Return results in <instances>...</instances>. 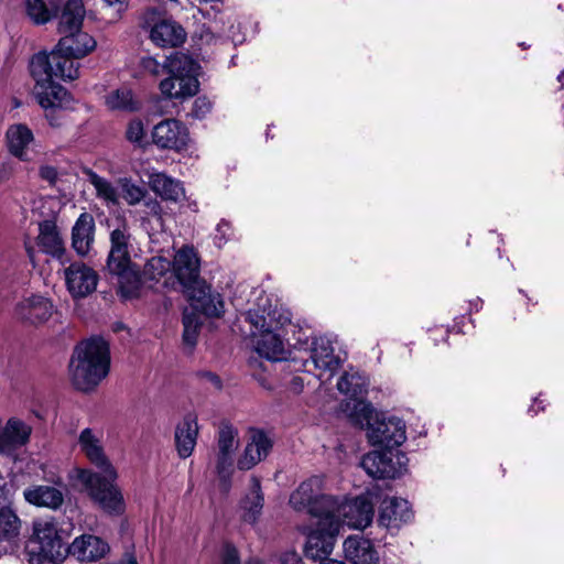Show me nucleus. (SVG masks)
I'll list each match as a JSON object with an SVG mask.
<instances>
[{
	"label": "nucleus",
	"mask_w": 564,
	"mask_h": 564,
	"mask_svg": "<svg viewBox=\"0 0 564 564\" xmlns=\"http://www.w3.org/2000/svg\"><path fill=\"white\" fill-rule=\"evenodd\" d=\"M96 45V40L82 30L64 34L50 53H35L30 59L29 69L34 70V62L39 58L44 62L43 68L48 75L63 82L74 80L79 76V63L76 59L88 55Z\"/></svg>",
	"instance_id": "obj_1"
},
{
	"label": "nucleus",
	"mask_w": 564,
	"mask_h": 564,
	"mask_svg": "<svg viewBox=\"0 0 564 564\" xmlns=\"http://www.w3.org/2000/svg\"><path fill=\"white\" fill-rule=\"evenodd\" d=\"M109 369L110 348L104 338L94 336L76 345L69 361V373L77 390H94L107 377Z\"/></svg>",
	"instance_id": "obj_2"
},
{
	"label": "nucleus",
	"mask_w": 564,
	"mask_h": 564,
	"mask_svg": "<svg viewBox=\"0 0 564 564\" xmlns=\"http://www.w3.org/2000/svg\"><path fill=\"white\" fill-rule=\"evenodd\" d=\"M130 245L131 232L127 220L118 219L117 227L110 232L106 269L111 276L117 278L118 291L126 300L138 297L141 290L140 270L131 260Z\"/></svg>",
	"instance_id": "obj_3"
},
{
	"label": "nucleus",
	"mask_w": 564,
	"mask_h": 564,
	"mask_svg": "<svg viewBox=\"0 0 564 564\" xmlns=\"http://www.w3.org/2000/svg\"><path fill=\"white\" fill-rule=\"evenodd\" d=\"M43 65L44 62L36 58L34 70H30L35 82L33 96L44 109L50 126L59 128L67 122L66 111L72 109L74 99L65 87L55 82L56 77L44 70Z\"/></svg>",
	"instance_id": "obj_4"
},
{
	"label": "nucleus",
	"mask_w": 564,
	"mask_h": 564,
	"mask_svg": "<svg viewBox=\"0 0 564 564\" xmlns=\"http://www.w3.org/2000/svg\"><path fill=\"white\" fill-rule=\"evenodd\" d=\"M165 68L167 76L159 84V89L165 99L184 100L198 93L199 66L191 56L175 52L165 58Z\"/></svg>",
	"instance_id": "obj_5"
},
{
	"label": "nucleus",
	"mask_w": 564,
	"mask_h": 564,
	"mask_svg": "<svg viewBox=\"0 0 564 564\" xmlns=\"http://www.w3.org/2000/svg\"><path fill=\"white\" fill-rule=\"evenodd\" d=\"M63 544L54 518H35L25 541L30 564H58L63 560Z\"/></svg>",
	"instance_id": "obj_6"
},
{
	"label": "nucleus",
	"mask_w": 564,
	"mask_h": 564,
	"mask_svg": "<svg viewBox=\"0 0 564 564\" xmlns=\"http://www.w3.org/2000/svg\"><path fill=\"white\" fill-rule=\"evenodd\" d=\"M90 498L109 516L119 517L126 511L121 490L116 486L117 477L84 469L79 474Z\"/></svg>",
	"instance_id": "obj_7"
},
{
	"label": "nucleus",
	"mask_w": 564,
	"mask_h": 564,
	"mask_svg": "<svg viewBox=\"0 0 564 564\" xmlns=\"http://www.w3.org/2000/svg\"><path fill=\"white\" fill-rule=\"evenodd\" d=\"M152 142L161 150L182 152L187 149L189 133L186 126L176 119H164L151 132Z\"/></svg>",
	"instance_id": "obj_8"
},
{
	"label": "nucleus",
	"mask_w": 564,
	"mask_h": 564,
	"mask_svg": "<svg viewBox=\"0 0 564 564\" xmlns=\"http://www.w3.org/2000/svg\"><path fill=\"white\" fill-rule=\"evenodd\" d=\"M339 528L340 521H330L327 524L318 523L317 527L307 534L304 547L306 557L314 561L327 558L334 550Z\"/></svg>",
	"instance_id": "obj_9"
},
{
	"label": "nucleus",
	"mask_w": 564,
	"mask_h": 564,
	"mask_svg": "<svg viewBox=\"0 0 564 564\" xmlns=\"http://www.w3.org/2000/svg\"><path fill=\"white\" fill-rule=\"evenodd\" d=\"M367 436L372 445L393 449L402 445L406 440L405 423L399 417H389L376 421L368 427Z\"/></svg>",
	"instance_id": "obj_10"
},
{
	"label": "nucleus",
	"mask_w": 564,
	"mask_h": 564,
	"mask_svg": "<svg viewBox=\"0 0 564 564\" xmlns=\"http://www.w3.org/2000/svg\"><path fill=\"white\" fill-rule=\"evenodd\" d=\"M66 288L73 299H84L96 291L99 276L82 261L70 263L64 270Z\"/></svg>",
	"instance_id": "obj_11"
},
{
	"label": "nucleus",
	"mask_w": 564,
	"mask_h": 564,
	"mask_svg": "<svg viewBox=\"0 0 564 564\" xmlns=\"http://www.w3.org/2000/svg\"><path fill=\"white\" fill-rule=\"evenodd\" d=\"M184 292L187 294L194 310L208 317H220L223 315L225 304L221 295L213 291L212 286L204 280H200L195 286L185 289Z\"/></svg>",
	"instance_id": "obj_12"
},
{
	"label": "nucleus",
	"mask_w": 564,
	"mask_h": 564,
	"mask_svg": "<svg viewBox=\"0 0 564 564\" xmlns=\"http://www.w3.org/2000/svg\"><path fill=\"white\" fill-rule=\"evenodd\" d=\"M172 270L184 290L199 283L200 260L194 247L184 246L176 252Z\"/></svg>",
	"instance_id": "obj_13"
},
{
	"label": "nucleus",
	"mask_w": 564,
	"mask_h": 564,
	"mask_svg": "<svg viewBox=\"0 0 564 564\" xmlns=\"http://www.w3.org/2000/svg\"><path fill=\"white\" fill-rule=\"evenodd\" d=\"M78 445L87 459L96 466L100 473L118 477L117 471L107 457L101 438L89 427L84 429L78 437Z\"/></svg>",
	"instance_id": "obj_14"
},
{
	"label": "nucleus",
	"mask_w": 564,
	"mask_h": 564,
	"mask_svg": "<svg viewBox=\"0 0 564 564\" xmlns=\"http://www.w3.org/2000/svg\"><path fill=\"white\" fill-rule=\"evenodd\" d=\"M54 311L50 299L42 295H31L17 303L14 314L22 323L39 325L47 322Z\"/></svg>",
	"instance_id": "obj_15"
},
{
	"label": "nucleus",
	"mask_w": 564,
	"mask_h": 564,
	"mask_svg": "<svg viewBox=\"0 0 564 564\" xmlns=\"http://www.w3.org/2000/svg\"><path fill=\"white\" fill-rule=\"evenodd\" d=\"M373 514L375 510L371 501L367 497L359 496L340 505L338 519L343 517L344 524L362 530L372 522Z\"/></svg>",
	"instance_id": "obj_16"
},
{
	"label": "nucleus",
	"mask_w": 564,
	"mask_h": 564,
	"mask_svg": "<svg viewBox=\"0 0 564 564\" xmlns=\"http://www.w3.org/2000/svg\"><path fill=\"white\" fill-rule=\"evenodd\" d=\"M412 519L413 511L408 500L391 497L382 501L378 522L388 530H399Z\"/></svg>",
	"instance_id": "obj_17"
},
{
	"label": "nucleus",
	"mask_w": 564,
	"mask_h": 564,
	"mask_svg": "<svg viewBox=\"0 0 564 564\" xmlns=\"http://www.w3.org/2000/svg\"><path fill=\"white\" fill-rule=\"evenodd\" d=\"M109 552V545L101 538L93 534H82L66 547V553L82 562H95Z\"/></svg>",
	"instance_id": "obj_18"
},
{
	"label": "nucleus",
	"mask_w": 564,
	"mask_h": 564,
	"mask_svg": "<svg viewBox=\"0 0 564 564\" xmlns=\"http://www.w3.org/2000/svg\"><path fill=\"white\" fill-rule=\"evenodd\" d=\"M324 491V478L322 476H313L303 482L291 494L290 505L296 511L313 510L316 512L315 501Z\"/></svg>",
	"instance_id": "obj_19"
},
{
	"label": "nucleus",
	"mask_w": 564,
	"mask_h": 564,
	"mask_svg": "<svg viewBox=\"0 0 564 564\" xmlns=\"http://www.w3.org/2000/svg\"><path fill=\"white\" fill-rule=\"evenodd\" d=\"M272 448V441L262 430H251L250 441L247 443L237 466L240 470H249L264 459Z\"/></svg>",
	"instance_id": "obj_20"
},
{
	"label": "nucleus",
	"mask_w": 564,
	"mask_h": 564,
	"mask_svg": "<svg viewBox=\"0 0 564 564\" xmlns=\"http://www.w3.org/2000/svg\"><path fill=\"white\" fill-rule=\"evenodd\" d=\"M24 500L34 507L56 511L64 505V492L50 485H31L23 490Z\"/></svg>",
	"instance_id": "obj_21"
},
{
	"label": "nucleus",
	"mask_w": 564,
	"mask_h": 564,
	"mask_svg": "<svg viewBox=\"0 0 564 564\" xmlns=\"http://www.w3.org/2000/svg\"><path fill=\"white\" fill-rule=\"evenodd\" d=\"M345 557L352 564H379V554L369 539L360 534L344 541Z\"/></svg>",
	"instance_id": "obj_22"
},
{
	"label": "nucleus",
	"mask_w": 564,
	"mask_h": 564,
	"mask_svg": "<svg viewBox=\"0 0 564 564\" xmlns=\"http://www.w3.org/2000/svg\"><path fill=\"white\" fill-rule=\"evenodd\" d=\"M198 423L194 414H186L176 425L174 433L175 448L180 458L189 457L197 443Z\"/></svg>",
	"instance_id": "obj_23"
},
{
	"label": "nucleus",
	"mask_w": 564,
	"mask_h": 564,
	"mask_svg": "<svg viewBox=\"0 0 564 564\" xmlns=\"http://www.w3.org/2000/svg\"><path fill=\"white\" fill-rule=\"evenodd\" d=\"M95 219L89 213H82L72 228V247L77 254L89 253L95 241Z\"/></svg>",
	"instance_id": "obj_24"
},
{
	"label": "nucleus",
	"mask_w": 564,
	"mask_h": 564,
	"mask_svg": "<svg viewBox=\"0 0 564 564\" xmlns=\"http://www.w3.org/2000/svg\"><path fill=\"white\" fill-rule=\"evenodd\" d=\"M150 37L158 46L177 47L185 42L186 32L175 21L161 20L152 26Z\"/></svg>",
	"instance_id": "obj_25"
},
{
	"label": "nucleus",
	"mask_w": 564,
	"mask_h": 564,
	"mask_svg": "<svg viewBox=\"0 0 564 564\" xmlns=\"http://www.w3.org/2000/svg\"><path fill=\"white\" fill-rule=\"evenodd\" d=\"M246 319L256 329L273 330L276 333L291 323L290 314L278 308L249 310Z\"/></svg>",
	"instance_id": "obj_26"
},
{
	"label": "nucleus",
	"mask_w": 564,
	"mask_h": 564,
	"mask_svg": "<svg viewBox=\"0 0 564 564\" xmlns=\"http://www.w3.org/2000/svg\"><path fill=\"white\" fill-rule=\"evenodd\" d=\"M34 140L32 130L24 123L11 124L6 132L10 154L20 161H28V145Z\"/></svg>",
	"instance_id": "obj_27"
},
{
	"label": "nucleus",
	"mask_w": 564,
	"mask_h": 564,
	"mask_svg": "<svg viewBox=\"0 0 564 564\" xmlns=\"http://www.w3.org/2000/svg\"><path fill=\"white\" fill-rule=\"evenodd\" d=\"M311 362L315 368L334 373L340 366L332 343L324 337L312 343Z\"/></svg>",
	"instance_id": "obj_28"
},
{
	"label": "nucleus",
	"mask_w": 564,
	"mask_h": 564,
	"mask_svg": "<svg viewBox=\"0 0 564 564\" xmlns=\"http://www.w3.org/2000/svg\"><path fill=\"white\" fill-rule=\"evenodd\" d=\"M37 245L43 252L62 258L65 247L55 221L44 220L39 224Z\"/></svg>",
	"instance_id": "obj_29"
},
{
	"label": "nucleus",
	"mask_w": 564,
	"mask_h": 564,
	"mask_svg": "<svg viewBox=\"0 0 564 564\" xmlns=\"http://www.w3.org/2000/svg\"><path fill=\"white\" fill-rule=\"evenodd\" d=\"M259 336L256 339V350L261 356L271 361H281L285 359L284 343L281 335L273 330L258 329Z\"/></svg>",
	"instance_id": "obj_30"
},
{
	"label": "nucleus",
	"mask_w": 564,
	"mask_h": 564,
	"mask_svg": "<svg viewBox=\"0 0 564 564\" xmlns=\"http://www.w3.org/2000/svg\"><path fill=\"white\" fill-rule=\"evenodd\" d=\"M105 105L112 111L135 112L142 108V102L127 87L111 90L105 96Z\"/></svg>",
	"instance_id": "obj_31"
},
{
	"label": "nucleus",
	"mask_w": 564,
	"mask_h": 564,
	"mask_svg": "<svg viewBox=\"0 0 564 564\" xmlns=\"http://www.w3.org/2000/svg\"><path fill=\"white\" fill-rule=\"evenodd\" d=\"M150 185L151 188L165 200L178 202L185 196L182 183L164 173L152 174Z\"/></svg>",
	"instance_id": "obj_32"
},
{
	"label": "nucleus",
	"mask_w": 564,
	"mask_h": 564,
	"mask_svg": "<svg viewBox=\"0 0 564 564\" xmlns=\"http://www.w3.org/2000/svg\"><path fill=\"white\" fill-rule=\"evenodd\" d=\"M368 386V378L359 371L345 372L337 381L338 391L352 400L362 399Z\"/></svg>",
	"instance_id": "obj_33"
},
{
	"label": "nucleus",
	"mask_w": 564,
	"mask_h": 564,
	"mask_svg": "<svg viewBox=\"0 0 564 564\" xmlns=\"http://www.w3.org/2000/svg\"><path fill=\"white\" fill-rule=\"evenodd\" d=\"M85 17L83 0H67L62 10L58 30L62 34L78 31Z\"/></svg>",
	"instance_id": "obj_34"
},
{
	"label": "nucleus",
	"mask_w": 564,
	"mask_h": 564,
	"mask_svg": "<svg viewBox=\"0 0 564 564\" xmlns=\"http://www.w3.org/2000/svg\"><path fill=\"white\" fill-rule=\"evenodd\" d=\"M22 520L11 506L0 508V543H12L20 536Z\"/></svg>",
	"instance_id": "obj_35"
},
{
	"label": "nucleus",
	"mask_w": 564,
	"mask_h": 564,
	"mask_svg": "<svg viewBox=\"0 0 564 564\" xmlns=\"http://www.w3.org/2000/svg\"><path fill=\"white\" fill-rule=\"evenodd\" d=\"M264 497L261 491L260 479L252 476L250 479V491L245 496L241 501V507L245 510V520L248 522H256L263 508Z\"/></svg>",
	"instance_id": "obj_36"
},
{
	"label": "nucleus",
	"mask_w": 564,
	"mask_h": 564,
	"mask_svg": "<svg viewBox=\"0 0 564 564\" xmlns=\"http://www.w3.org/2000/svg\"><path fill=\"white\" fill-rule=\"evenodd\" d=\"M316 512L308 510V514L318 518V523L327 524L330 521H339L338 512L340 510V502L334 496L327 495L323 491L321 497L315 501Z\"/></svg>",
	"instance_id": "obj_37"
},
{
	"label": "nucleus",
	"mask_w": 564,
	"mask_h": 564,
	"mask_svg": "<svg viewBox=\"0 0 564 564\" xmlns=\"http://www.w3.org/2000/svg\"><path fill=\"white\" fill-rule=\"evenodd\" d=\"M384 462L382 467L383 479L397 478L408 470L409 459L402 452H393V449L383 451Z\"/></svg>",
	"instance_id": "obj_38"
},
{
	"label": "nucleus",
	"mask_w": 564,
	"mask_h": 564,
	"mask_svg": "<svg viewBox=\"0 0 564 564\" xmlns=\"http://www.w3.org/2000/svg\"><path fill=\"white\" fill-rule=\"evenodd\" d=\"M215 471L219 479L220 491L228 494L231 489V477L234 474V454L217 452Z\"/></svg>",
	"instance_id": "obj_39"
},
{
	"label": "nucleus",
	"mask_w": 564,
	"mask_h": 564,
	"mask_svg": "<svg viewBox=\"0 0 564 564\" xmlns=\"http://www.w3.org/2000/svg\"><path fill=\"white\" fill-rule=\"evenodd\" d=\"M90 184L95 187L97 197L105 200L108 205H117L118 204V193L116 187L106 180L105 177L99 176L95 172H89L88 174Z\"/></svg>",
	"instance_id": "obj_40"
},
{
	"label": "nucleus",
	"mask_w": 564,
	"mask_h": 564,
	"mask_svg": "<svg viewBox=\"0 0 564 564\" xmlns=\"http://www.w3.org/2000/svg\"><path fill=\"white\" fill-rule=\"evenodd\" d=\"M172 269V262L161 256L152 257L147 261L143 268V272L141 279L150 281H159L162 276H164Z\"/></svg>",
	"instance_id": "obj_41"
},
{
	"label": "nucleus",
	"mask_w": 564,
	"mask_h": 564,
	"mask_svg": "<svg viewBox=\"0 0 564 564\" xmlns=\"http://www.w3.org/2000/svg\"><path fill=\"white\" fill-rule=\"evenodd\" d=\"M24 9L29 19L36 25L45 24L53 19L52 11L44 0H25Z\"/></svg>",
	"instance_id": "obj_42"
},
{
	"label": "nucleus",
	"mask_w": 564,
	"mask_h": 564,
	"mask_svg": "<svg viewBox=\"0 0 564 564\" xmlns=\"http://www.w3.org/2000/svg\"><path fill=\"white\" fill-rule=\"evenodd\" d=\"M238 431L228 423H223L218 430L217 436V452L219 453H231L238 447Z\"/></svg>",
	"instance_id": "obj_43"
},
{
	"label": "nucleus",
	"mask_w": 564,
	"mask_h": 564,
	"mask_svg": "<svg viewBox=\"0 0 564 564\" xmlns=\"http://www.w3.org/2000/svg\"><path fill=\"white\" fill-rule=\"evenodd\" d=\"M383 452H370L362 457L360 465L372 478L383 479Z\"/></svg>",
	"instance_id": "obj_44"
},
{
	"label": "nucleus",
	"mask_w": 564,
	"mask_h": 564,
	"mask_svg": "<svg viewBox=\"0 0 564 564\" xmlns=\"http://www.w3.org/2000/svg\"><path fill=\"white\" fill-rule=\"evenodd\" d=\"M183 341L186 345L194 347L197 341L198 328L200 326V322L196 314L185 312L183 314Z\"/></svg>",
	"instance_id": "obj_45"
},
{
	"label": "nucleus",
	"mask_w": 564,
	"mask_h": 564,
	"mask_svg": "<svg viewBox=\"0 0 564 564\" xmlns=\"http://www.w3.org/2000/svg\"><path fill=\"white\" fill-rule=\"evenodd\" d=\"M147 191L133 183H124L122 185V197L128 205L134 206L144 200Z\"/></svg>",
	"instance_id": "obj_46"
},
{
	"label": "nucleus",
	"mask_w": 564,
	"mask_h": 564,
	"mask_svg": "<svg viewBox=\"0 0 564 564\" xmlns=\"http://www.w3.org/2000/svg\"><path fill=\"white\" fill-rule=\"evenodd\" d=\"M139 66L144 74H149L153 77H158L166 73L165 61L161 64L152 56L142 57Z\"/></svg>",
	"instance_id": "obj_47"
},
{
	"label": "nucleus",
	"mask_w": 564,
	"mask_h": 564,
	"mask_svg": "<svg viewBox=\"0 0 564 564\" xmlns=\"http://www.w3.org/2000/svg\"><path fill=\"white\" fill-rule=\"evenodd\" d=\"M144 127L143 122L140 119H133L129 122L126 131L127 139L139 145L142 147L143 140H144Z\"/></svg>",
	"instance_id": "obj_48"
},
{
	"label": "nucleus",
	"mask_w": 564,
	"mask_h": 564,
	"mask_svg": "<svg viewBox=\"0 0 564 564\" xmlns=\"http://www.w3.org/2000/svg\"><path fill=\"white\" fill-rule=\"evenodd\" d=\"M220 564H240V558L237 549L227 543L224 545L220 554ZM247 564H262L259 560H253Z\"/></svg>",
	"instance_id": "obj_49"
},
{
	"label": "nucleus",
	"mask_w": 564,
	"mask_h": 564,
	"mask_svg": "<svg viewBox=\"0 0 564 564\" xmlns=\"http://www.w3.org/2000/svg\"><path fill=\"white\" fill-rule=\"evenodd\" d=\"M212 107L213 104L208 98L198 97L193 104L192 115L197 119H202L212 110Z\"/></svg>",
	"instance_id": "obj_50"
},
{
	"label": "nucleus",
	"mask_w": 564,
	"mask_h": 564,
	"mask_svg": "<svg viewBox=\"0 0 564 564\" xmlns=\"http://www.w3.org/2000/svg\"><path fill=\"white\" fill-rule=\"evenodd\" d=\"M39 176L45 181L50 186H55L58 181V171L55 166L42 164L39 167Z\"/></svg>",
	"instance_id": "obj_51"
},
{
	"label": "nucleus",
	"mask_w": 564,
	"mask_h": 564,
	"mask_svg": "<svg viewBox=\"0 0 564 564\" xmlns=\"http://www.w3.org/2000/svg\"><path fill=\"white\" fill-rule=\"evenodd\" d=\"M144 206L147 207V214L152 217H162V206L159 200L154 198L144 199Z\"/></svg>",
	"instance_id": "obj_52"
},
{
	"label": "nucleus",
	"mask_w": 564,
	"mask_h": 564,
	"mask_svg": "<svg viewBox=\"0 0 564 564\" xmlns=\"http://www.w3.org/2000/svg\"><path fill=\"white\" fill-rule=\"evenodd\" d=\"M15 171V165L11 161L3 162L0 166V183L8 181Z\"/></svg>",
	"instance_id": "obj_53"
},
{
	"label": "nucleus",
	"mask_w": 564,
	"mask_h": 564,
	"mask_svg": "<svg viewBox=\"0 0 564 564\" xmlns=\"http://www.w3.org/2000/svg\"><path fill=\"white\" fill-rule=\"evenodd\" d=\"M281 564H304L302 557L295 551H286L280 557Z\"/></svg>",
	"instance_id": "obj_54"
},
{
	"label": "nucleus",
	"mask_w": 564,
	"mask_h": 564,
	"mask_svg": "<svg viewBox=\"0 0 564 564\" xmlns=\"http://www.w3.org/2000/svg\"><path fill=\"white\" fill-rule=\"evenodd\" d=\"M64 0H48V10L52 11L53 18L57 17Z\"/></svg>",
	"instance_id": "obj_55"
},
{
	"label": "nucleus",
	"mask_w": 564,
	"mask_h": 564,
	"mask_svg": "<svg viewBox=\"0 0 564 564\" xmlns=\"http://www.w3.org/2000/svg\"><path fill=\"white\" fill-rule=\"evenodd\" d=\"M226 229H229V223H227L226 220H221L218 225H217V232L220 235L219 237V240H226ZM216 239H218V236H216Z\"/></svg>",
	"instance_id": "obj_56"
},
{
	"label": "nucleus",
	"mask_w": 564,
	"mask_h": 564,
	"mask_svg": "<svg viewBox=\"0 0 564 564\" xmlns=\"http://www.w3.org/2000/svg\"><path fill=\"white\" fill-rule=\"evenodd\" d=\"M203 376L207 378L210 382H213L217 388H221V381L217 375L213 372H204Z\"/></svg>",
	"instance_id": "obj_57"
},
{
	"label": "nucleus",
	"mask_w": 564,
	"mask_h": 564,
	"mask_svg": "<svg viewBox=\"0 0 564 564\" xmlns=\"http://www.w3.org/2000/svg\"><path fill=\"white\" fill-rule=\"evenodd\" d=\"M116 564H138V562L132 554H127L124 558H122Z\"/></svg>",
	"instance_id": "obj_58"
},
{
	"label": "nucleus",
	"mask_w": 564,
	"mask_h": 564,
	"mask_svg": "<svg viewBox=\"0 0 564 564\" xmlns=\"http://www.w3.org/2000/svg\"><path fill=\"white\" fill-rule=\"evenodd\" d=\"M319 564H346L345 562L343 561H338V560H335V558H325L323 561L319 562Z\"/></svg>",
	"instance_id": "obj_59"
},
{
	"label": "nucleus",
	"mask_w": 564,
	"mask_h": 564,
	"mask_svg": "<svg viewBox=\"0 0 564 564\" xmlns=\"http://www.w3.org/2000/svg\"><path fill=\"white\" fill-rule=\"evenodd\" d=\"M292 384H293L294 387H299V388L301 389V388L303 387V380H302V378H300V377H294V378L292 379Z\"/></svg>",
	"instance_id": "obj_60"
},
{
	"label": "nucleus",
	"mask_w": 564,
	"mask_h": 564,
	"mask_svg": "<svg viewBox=\"0 0 564 564\" xmlns=\"http://www.w3.org/2000/svg\"><path fill=\"white\" fill-rule=\"evenodd\" d=\"M108 6L123 4L126 0H104Z\"/></svg>",
	"instance_id": "obj_61"
},
{
	"label": "nucleus",
	"mask_w": 564,
	"mask_h": 564,
	"mask_svg": "<svg viewBox=\"0 0 564 564\" xmlns=\"http://www.w3.org/2000/svg\"><path fill=\"white\" fill-rule=\"evenodd\" d=\"M481 300L480 299H477L475 302L471 303V306L475 307L476 311H479V308L481 307Z\"/></svg>",
	"instance_id": "obj_62"
},
{
	"label": "nucleus",
	"mask_w": 564,
	"mask_h": 564,
	"mask_svg": "<svg viewBox=\"0 0 564 564\" xmlns=\"http://www.w3.org/2000/svg\"><path fill=\"white\" fill-rule=\"evenodd\" d=\"M531 415H536L539 410H535L534 405H532L529 411H528Z\"/></svg>",
	"instance_id": "obj_63"
},
{
	"label": "nucleus",
	"mask_w": 564,
	"mask_h": 564,
	"mask_svg": "<svg viewBox=\"0 0 564 564\" xmlns=\"http://www.w3.org/2000/svg\"><path fill=\"white\" fill-rule=\"evenodd\" d=\"M541 401H539L538 399H534V404H540Z\"/></svg>",
	"instance_id": "obj_64"
}]
</instances>
